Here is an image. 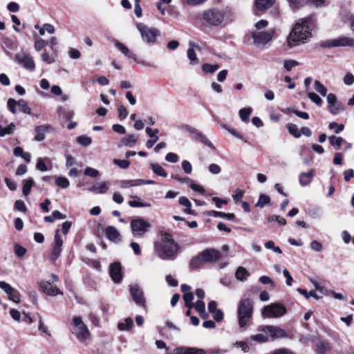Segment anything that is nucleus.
<instances>
[{
	"label": "nucleus",
	"instance_id": "nucleus-1",
	"mask_svg": "<svg viewBox=\"0 0 354 354\" xmlns=\"http://www.w3.org/2000/svg\"><path fill=\"white\" fill-rule=\"evenodd\" d=\"M315 26L312 17L300 19L293 26L287 37V45L290 48L305 43L311 37V30Z\"/></svg>",
	"mask_w": 354,
	"mask_h": 354
},
{
	"label": "nucleus",
	"instance_id": "nucleus-2",
	"mask_svg": "<svg viewBox=\"0 0 354 354\" xmlns=\"http://www.w3.org/2000/svg\"><path fill=\"white\" fill-rule=\"evenodd\" d=\"M203 19L210 26H225L234 20V15L228 7L223 9L213 8L203 11Z\"/></svg>",
	"mask_w": 354,
	"mask_h": 354
},
{
	"label": "nucleus",
	"instance_id": "nucleus-3",
	"mask_svg": "<svg viewBox=\"0 0 354 354\" xmlns=\"http://www.w3.org/2000/svg\"><path fill=\"white\" fill-rule=\"evenodd\" d=\"M254 302L250 298L241 299L237 306V319L240 328H246L252 323Z\"/></svg>",
	"mask_w": 354,
	"mask_h": 354
},
{
	"label": "nucleus",
	"instance_id": "nucleus-4",
	"mask_svg": "<svg viewBox=\"0 0 354 354\" xmlns=\"http://www.w3.org/2000/svg\"><path fill=\"white\" fill-rule=\"evenodd\" d=\"M178 243L155 244L154 252L156 255L164 261H174L180 250Z\"/></svg>",
	"mask_w": 354,
	"mask_h": 354
},
{
	"label": "nucleus",
	"instance_id": "nucleus-5",
	"mask_svg": "<svg viewBox=\"0 0 354 354\" xmlns=\"http://www.w3.org/2000/svg\"><path fill=\"white\" fill-rule=\"evenodd\" d=\"M74 327L72 330L73 334L80 342H84L88 339L91 335L87 326L83 322L80 316H75L73 319Z\"/></svg>",
	"mask_w": 354,
	"mask_h": 354
},
{
	"label": "nucleus",
	"instance_id": "nucleus-6",
	"mask_svg": "<svg viewBox=\"0 0 354 354\" xmlns=\"http://www.w3.org/2000/svg\"><path fill=\"white\" fill-rule=\"evenodd\" d=\"M132 234L136 237H141L146 234L151 227V223L141 217H136L131 221Z\"/></svg>",
	"mask_w": 354,
	"mask_h": 354
},
{
	"label": "nucleus",
	"instance_id": "nucleus-7",
	"mask_svg": "<svg viewBox=\"0 0 354 354\" xmlns=\"http://www.w3.org/2000/svg\"><path fill=\"white\" fill-rule=\"evenodd\" d=\"M142 40L147 44H151L156 42V38L160 35V31L155 28H149L142 23L137 24Z\"/></svg>",
	"mask_w": 354,
	"mask_h": 354
},
{
	"label": "nucleus",
	"instance_id": "nucleus-8",
	"mask_svg": "<svg viewBox=\"0 0 354 354\" xmlns=\"http://www.w3.org/2000/svg\"><path fill=\"white\" fill-rule=\"evenodd\" d=\"M286 313V307L280 303H273L265 306L261 312L265 318H277L283 316Z\"/></svg>",
	"mask_w": 354,
	"mask_h": 354
},
{
	"label": "nucleus",
	"instance_id": "nucleus-9",
	"mask_svg": "<svg viewBox=\"0 0 354 354\" xmlns=\"http://www.w3.org/2000/svg\"><path fill=\"white\" fill-rule=\"evenodd\" d=\"M322 48H332L338 46L354 47V39L347 37H339L334 39H329L321 44Z\"/></svg>",
	"mask_w": 354,
	"mask_h": 354
},
{
	"label": "nucleus",
	"instance_id": "nucleus-10",
	"mask_svg": "<svg viewBox=\"0 0 354 354\" xmlns=\"http://www.w3.org/2000/svg\"><path fill=\"white\" fill-rule=\"evenodd\" d=\"M129 289L130 295L136 305L146 308V300L142 288L138 285L135 284L129 285Z\"/></svg>",
	"mask_w": 354,
	"mask_h": 354
},
{
	"label": "nucleus",
	"instance_id": "nucleus-11",
	"mask_svg": "<svg viewBox=\"0 0 354 354\" xmlns=\"http://www.w3.org/2000/svg\"><path fill=\"white\" fill-rule=\"evenodd\" d=\"M15 61L29 71H33L35 65L32 57L26 53H19L15 55Z\"/></svg>",
	"mask_w": 354,
	"mask_h": 354
},
{
	"label": "nucleus",
	"instance_id": "nucleus-12",
	"mask_svg": "<svg viewBox=\"0 0 354 354\" xmlns=\"http://www.w3.org/2000/svg\"><path fill=\"white\" fill-rule=\"evenodd\" d=\"M259 330L269 334L272 339L287 337L286 332L281 327L276 326H261Z\"/></svg>",
	"mask_w": 354,
	"mask_h": 354
},
{
	"label": "nucleus",
	"instance_id": "nucleus-13",
	"mask_svg": "<svg viewBox=\"0 0 354 354\" xmlns=\"http://www.w3.org/2000/svg\"><path fill=\"white\" fill-rule=\"evenodd\" d=\"M252 37L257 45H266L272 39V32L253 30Z\"/></svg>",
	"mask_w": 354,
	"mask_h": 354
},
{
	"label": "nucleus",
	"instance_id": "nucleus-14",
	"mask_svg": "<svg viewBox=\"0 0 354 354\" xmlns=\"http://www.w3.org/2000/svg\"><path fill=\"white\" fill-rule=\"evenodd\" d=\"M214 354V351H206L202 348L195 347L180 346L174 349L167 354Z\"/></svg>",
	"mask_w": 354,
	"mask_h": 354
},
{
	"label": "nucleus",
	"instance_id": "nucleus-15",
	"mask_svg": "<svg viewBox=\"0 0 354 354\" xmlns=\"http://www.w3.org/2000/svg\"><path fill=\"white\" fill-rule=\"evenodd\" d=\"M203 263L215 262L219 259L221 254L218 250L212 248H207L200 253Z\"/></svg>",
	"mask_w": 354,
	"mask_h": 354
},
{
	"label": "nucleus",
	"instance_id": "nucleus-16",
	"mask_svg": "<svg viewBox=\"0 0 354 354\" xmlns=\"http://www.w3.org/2000/svg\"><path fill=\"white\" fill-rule=\"evenodd\" d=\"M63 245V240L59 235V230L57 229L55 232L54 243L51 251V259L56 260L62 252V246Z\"/></svg>",
	"mask_w": 354,
	"mask_h": 354
},
{
	"label": "nucleus",
	"instance_id": "nucleus-17",
	"mask_svg": "<svg viewBox=\"0 0 354 354\" xmlns=\"http://www.w3.org/2000/svg\"><path fill=\"white\" fill-rule=\"evenodd\" d=\"M109 274L115 283H120L122 279V267L120 262H115L109 266Z\"/></svg>",
	"mask_w": 354,
	"mask_h": 354
},
{
	"label": "nucleus",
	"instance_id": "nucleus-18",
	"mask_svg": "<svg viewBox=\"0 0 354 354\" xmlns=\"http://www.w3.org/2000/svg\"><path fill=\"white\" fill-rule=\"evenodd\" d=\"M39 288L46 295L49 296H55L62 294L59 288L48 281H41L39 283Z\"/></svg>",
	"mask_w": 354,
	"mask_h": 354
},
{
	"label": "nucleus",
	"instance_id": "nucleus-19",
	"mask_svg": "<svg viewBox=\"0 0 354 354\" xmlns=\"http://www.w3.org/2000/svg\"><path fill=\"white\" fill-rule=\"evenodd\" d=\"M187 131L189 133L194 135V138L196 141L201 142L212 149L214 148V145L208 140V138L202 132L198 131L196 129L190 127L188 128Z\"/></svg>",
	"mask_w": 354,
	"mask_h": 354
},
{
	"label": "nucleus",
	"instance_id": "nucleus-20",
	"mask_svg": "<svg viewBox=\"0 0 354 354\" xmlns=\"http://www.w3.org/2000/svg\"><path fill=\"white\" fill-rule=\"evenodd\" d=\"M109 185L110 184L109 182L104 181L93 185L90 188H88V191L93 194H105L109 190Z\"/></svg>",
	"mask_w": 354,
	"mask_h": 354
},
{
	"label": "nucleus",
	"instance_id": "nucleus-21",
	"mask_svg": "<svg viewBox=\"0 0 354 354\" xmlns=\"http://www.w3.org/2000/svg\"><path fill=\"white\" fill-rule=\"evenodd\" d=\"M145 131L147 135L151 138V139L146 142V147L150 149L159 139V137L156 135L159 132V130L158 129H152L151 127H147Z\"/></svg>",
	"mask_w": 354,
	"mask_h": 354
},
{
	"label": "nucleus",
	"instance_id": "nucleus-22",
	"mask_svg": "<svg viewBox=\"0 0 354 354\" xmlns=\"http://www.w3.org/2000/svg\"><path fill=\"white\" fill-rule=\"evenodd\" d=\"M106 236L111 241L118 242L120 241V234L118 230L113 226H108L105 230Z\"/></svg>",
	"mask_w": 354,
	"mask_h": 354
},
{
	"label": "nucleus",
	"instance_id": "nucleus-23",
	"mask_svg": "<svg viewBox=\"0 0 354 354\" xmlns=\"http://www.w3.org/2000/svg\"><path fill=\"white\" fill-rule=\"evenodd\" d=\"M115 48L120 50L123 55H124L127 58L132 59L134 61H136V55L133 53H131L127 46H126L122 43L115 41Z\"/></svg>",
	"mask_w": 354,
	"mask_h": 354
},
{
	"label": "nucleus",
	"instance_id": "nucleus-24",
	"mask_svg": "<svg viewBox=\"0 0 354 354\" xmlns=\"http://www.w3.org/2000/svg\"><path fill=\"white\" fill-rule=\"evenodd\" d=\"M314 175H315L314 169H311L308 172H303V173L300 174L299 178V184L303 187L309 185L310 183V182L312 181Z\"/></svg>",
	"mask_w": 354,
	"mask_h": 354
},
{
	"label": "nucleus",
	"instance_id": "nucleus-25",
	"mask_svg": "<svg viewBox=\"0 0 354 354\" xmlns=\"http://www.w3.org/2000/svg\"><path fill=\"white\" fill-rule=\"evenodd\" d=\"M138 136L133 134H129L121 140L122 145L127 147H132L136 143Z\"/></svg>",
	"mask_w": 354,
	"mask_h": 354
},
{
	"label": "nucleus",
	"instance_id": "nucleus-26",
	"mask_svg": "<svg viewBox=\"0 0 354 354\" xmlns=\"http://www.w3.org/2000/svg\"><path fill=\"white\" fill-rule=\"evenodd\" d=\"M49 128V126L47 125H41L38 126L35 129V131L37 132V135L35 138V139L37 141H42L45 138V132L48 131V129Z\"/></svg>",
	"mask_w": 354,
	"mask_h": 354
},
{
	"label": "nucleus",
	"instance_id": "nucleus-27",
	"mask_svg": "<svg viewBox=\"0 0 354 354\" xmlns=\"http://www.w3.org/2000/svg\"><path fill=\"white\" fill-rule=\"evenodd\" d=\"M209 215L214 217H221L223 218H225L229 221H233L235 218V216L232 213H225L222 212H216V211H211L209 212Z\"/></svg>",
	"mask_w": 354,
	"mask_h": 354
},
{
	"label": "nucleus",
	"instance_id": "nucleus-28",
	"mask_svg": "<svg viewBox=\"0 0 354 354\" xmlns=\"http://www.w3.org/2000/svg\"><path fill=\"white\" fill-rule=\"evenodd\" d=\"M150 167L152 169L153 172L154 174H156V175L161 176V177H164V178L167 176V174L166 171L159 164L151 163Z\"/></svg>",
	"mask_w": 354,
	"mask_h": 354
},
{
	"label": "nucleus",
	"instance_id": "nucleus-29",
	"mask_svg": "<svg viewBox=\"0 0 354 354\" xmlns=\"http://www.w3.org/2000/svg\"><path fill=\"white\" fill-rule=\"evenodd\" d=\"M274 0H256V6L261 10H265L272 7Z\"/></svg>",
	"mask_w": 354,
	"mask_h": 354
},
{
	"label": "nucleus",
	"instance_id": "nucleus-30",
	"mask_svg": "<svg viewBox=\"0 0 354 354\" xmlns=\"http://www.w3.org/2000/svg\"><path fill=\"white\" fill-rule=\"evenodd\" d=\"M142 181L139 178L133 180H124L120 182V185L121 188L125 189L131 187L140 186V183Z\"/></svg>",
	"mask_w": 354,
	"mask_h": 354
},
{
	"label": "nucleus",
	"instance_id": "nucleus-31",
	"mask_svg": "<svg viewBox=\"0 0 354 354\" xmlns=\"http://www.w3.org/2000/svg\"><path fill=\"white\" fill-rule=\"evenodd\" d=\"M328 140L330 145L335 147L337 150L340 149V147L342 143H346L342 137H336L335 136H330Z\"/></svg>",
	"mask_w": 354,
	"mask_h": 354
},
{
	"label": "nucleus",
	"instance_id": "nucleus-32",
	"mask_svg": "<svg viewBox=\"0 0 354 354\" xmlns=\"http://www.w3.org/2000/svg\"><path fill=\"white\" fill-rule=\"evenodd\" d=\"M33 183H34V180L32 178H29V179L23 180L22 192H23V194L25 196H27L28 195L30 194V193L31 192L32 187L33 185Z\"/></svg>",
	"mask_w": 354,
	"mask_h": 354
},
{
	"label": "nucleus",
	"instance_id": "nucleus-33",
	"mask_svg": "<svg viewBox=\"0 0 354 354\" xmlns=\"http://www.w3.org/2000/svg\"><path fill=\"white\" fill-rule=\"evenodd\" d=\"M15 129V124L12 122L9 125H8L6 127H3L0 124V137H4L7 135L12 134Z\"/></svg>",
	"mask_w": 354,
	"mask_h": 354
},
{
	"label": "nucleus",
	"instance_id": "nucleus-34",
	"mask_svg": "<svg viewBox=\"0 0 354 354\" xmlns=\"http://www.w3.org/2000/svg\"><path fill=\"white\" fill-rule=\"evenodd\" d=\"M203 263L201 259V257L200 254H198L196 257H193L189 262V268L191 270H195L198 268Z\"/></svg>",
	"mask_w": 354,
	"mask_h": 354
},
{
	"label": "nucleus",
	"instance_id": "nucleus-35",
	"mask_svg": "<svg viewBox=\"0 0 354 354\" xmlns=\"http://www.w3.org/2000/svg\"><path fill=\"white\" fill-rule=\"evenodd\" d=\"M236 278L240 281L245 280L249 276V272L243 267H239L235 273Z\"/></svg>",
	"mask_w": 354,
	"mask_h": 354
},
{
	"label": "nucleus",
	"instance_id": "nucleus-36",
	"mask_svg": "<svg viewBox=\"0 0 354 354\" xmlns=\"http://www.w3.org/2000/svg\"><path fill=\"white\" fill-rule=\"evenodd\" d=\"M189 46L192 48H189L187 50V57L189 58V59L190 60L192 64H196V63H198V59H197L196 55L195 53V51L193 48V47L195 46V44L192 42H190Z\"/></svg>",
	"mask_w": 354,
	"mask_h": 354
},
{
	"label": "nucleus",
	"instance_id": "nucleus-37",
	"mask_svg": "<svg viewBox=\"0 0 354 354\" xmlns=\"http://www.w3.org/2000/svg\"><path fill=\"white\" fill-rule=\"evenodd\" d=\"M194 308L201 315V317L206 318V315H205V305L203 301H196L194 304Z\"/></svg>",
	"mask_w": 354,
	"mask_h": 354
},
{
	"label": "nucleus",
	"instance_id": "nucleus-38",
	"mask_svg": "<svg viewBox=\"0 0 354 354\" xmlns=\"http://www.w3.org/2000/svg\"><path fill=\"white\" fill-rule=\"evenodd\" d=\"M133 320L128 317L124 319V322L119 323L118 327L121 330H129L133 326Z\"/></svg>",
	"mask_w": 354,
	"mask_h": 354
},
{
	"label": "nucleus",
	"instance_id": "nucleus-39",
	"mask_svg": "<svg viewBox=\"0 0 354 354\" xmlns=\"http://www.w3.org/2000/svg\"><path fill=\"white\" fill-rule=\"evenodd\" d=\"M252 111V108H243L239 110V116L243 122H248Z\"/></svg>",
	"mask_w": 354,
	"mask_h": 354
},
{
	"label": "nucleus",
	"instance_id": "nucleus-40",
	"mask_svg": "<svg viewBox=\"0 0 354 354\" xmlns=\"http://www.w3.org/2000/svg\"><path fill=\"white\" fill-rule=\"evenodd\" d=\"M328 109L330 112L333 115H337L340 111H342L344 110V106L340 102H337L334 105L328 106Z\"/></svg>",
	"mask_w": 354,
	"mask_h": 354
},
{
	"label": "nucleus",
	"instance_id": "nucleus-41",
	"mask_svg": "<svg viewBox=\"0 0 354 354\" xmlns=\"http://www.w3.org/2000/svg\"><path fill=\"white\" fill-rule=\"evenodd\" d=\"M270 198L268 195L261 194L259 197V200L257 203L256 204L257 207H263L266 205L270 204Z\"/></svg>",
	"mask_w": 354,
	"mask_h": 354
},
{
	"label": "nucleus",
	"instance_id": "nucleus-42",
	"mask_svg": "<svg viewBox=\"0 0 354 354\" xmlns=\"http://www.w3.org/2000/svg\"><path fill=\"white\" fill-rule=\"evenodd\" d=\"M316 346L319 354H326V352L330 349V345L326 342H318Z\"/></svg>",
	"mask_w": 354,
	"mask_h": 354
},
{
	"label": "nucleus",
	"instance_id": "nucleus-43",
	"mask_svg": "<svg viewBox=\"0 0 354 354\" xmlns=\"http://www.w3.org/2000/svg\"><path fill=\"white\" fill-rule=\"evenodd\" d=\"M17 106L20 111L26 114L31 113V109L28 106L27 102L24 100L17 102Z\"/></svg>",
	"mask_w": 354,
	"mask_h": 354
},
{
	"label": "nucleus",
	"instance_id": "nucleus-44",
	"mask_svg": "<svg viewBox=\"0 0 354 354\" xmlns=\"http://www.w3.org/2000/svg\"><path fill=\"white\" fill-rule=\"evenodd\" d=\"M315 89L322 96H326L327 93L326 88L318 80L314 82Z\"/></svg>",
	"mask_w": 354,
	"mask_h": 354
},
{
	"label": "nucleus",
	"instance_id": "nucleus-45",
	"mask_svg": "<svg viewBox=\"0 0 354 354\" xmlns=\"http://www.w3.org/2000/svg\"><path fill=\"white\" fill-rule=\"evenodd\" d=\"M288 132L295 138H299L301 136L300 130L297 128L296 124H288L287 125Z\"/></svg>",
	"mask_w": 354,
	"mask_h": 354
},
{
	"label": "nucleus",
	"instance_id": "nucleus-46",
	"mask_svg": "<svg viewBox=\"0 0 354 354\" xmlns=\"http://www.w3.org/2000/svg\"><path fill=\"white\" fill-rule=\"evenodd\" d=\"M77 142L78 144L86 147L91 144L92 140L87 136H80L77 138Z\"/></svg>",
	"mask_w": 354,
	"mask_h": 354
},
{
	"label": "nucleus",
	"instance_id": "nucleus-47",
	"mask_svg": "<svg viewBox=\"0 0 354 354\" xmlns=\"http://www.w3.org/2000/svg\"><path fill=\"white\" fill-rule=\"evenodd\" d=\"M219 68V66L218 64H204L203 65V71L206 73H212L217 71Z\"/></svg>",
	"mask_w": 354,
	"mask_h": 354
},
{
	"label": "nucleus",
	"instance_id": "nucleus-48",
	"mask_svg": "<svg viewBox=\"0 0 354 354\" xmlns=\"http://www.w3.org/2000/svg\"><path fill=\"white\" fill-rule=\"evenodd\" d=\"M57 186L66 189L70 185L69 180L65 177H58L55 181Z\"/></svg>",
	"mask_w": 354,
	"mask_h": 354
},
{
	"label": "nucleus",
	"instance_id": "nucleus-49",
	"mask_svg": "<svg viewBox=\"0 0 354 354\" xmlns=\"http://www.w3.org/2000/svg\"><path fill=\"white\" fill-rule=\"evenodd\" d=\"M194 299V295L192 292H189L183 295V300L185 303L186 307L192 308L194 304L192 303Z\"/></svg>",
	"mask_w": 354,
	"mask_h": 354
},
{
	"label": "nucleus",
	"instance_id": "nucleus-50",
	"mask_svg": "<svg viewBox=\"0 0 354 354\" xmlns=\"http://www.w3.org/2000/svg\"><path fill=\"white\" fill-rule=\"evenodd\" d=\"M308 97L312 102H313L317 105H319V106L322 105V100L317 93H313V92H308Z\"/></svg>",
	"mask_w": 354,
	"mask_h": 354
},
{
	"label": "nucleus",
	"instance_id": "nucleus-51",
	"mask_svg": "<svg viewBox=\"0 0 354 354\" xmlns=\"http://www.w3.org/2000/svg\"><path fill=\"white\" fill-rule=\"evenodd\" d=\"M166 243H177L173 239L171 235L168 233H165L162 236L161 241L160 243H156V244H166Z\"/></svg>",
	"mask_w": 354,
	"mask_h": 354
},
{
	"label": "nucleus",
	"instance_id": "nucleus-52",
	"mask_svg": "<svg viewBox=\"0 0 354 354\" xmlns=\"http://www.w3.org/2000/svg\"><path fill=\"white\" fill-rule=\"evenodd\" d=\"M328 128L330 130L334 129L335 133L338 134L344 129V126L342 124H338L337 123L333 122L328 124Z\"/></svg>",
	"mask_w": 354,
	"mask_h": 354
},
{
	"label": "nucleus",
	"instance_id": "nucleus-53",
	"mask_svg": "<svg viewBox=\"0 0 354 354\" xmlns=\"http://www.w3.org/2000/svg\"><path fill=\"white\" fill-rule=\"evenodd\" d=\"M84 174L90 177L95 178L99 176L100 172L96 169L88 167L84 169Z\"/></svg>",
	"mask_w": 354,
	"mask_h": 354
},
{
	"label": "nucleus",
	"instance_id": "nucleus-54",
	"mask_svg": "<svg viewBox=\"0 0 354 354\" xmlns=\"http://www.w3.org/2000/svg\"><path fill=\"white\" fill-rule=\"evenodd\" d=\"M0 288L7 294L11 295L14 292V288L5 281H0Z\"/></svg>",
	"mask_w": 354,
	"mask_h": 354
},
{
	"label": "nucleus",
	"instance_id": "nucleus-55",
	"mask_svg": "<svg viewBox=\"0 0 354 354\" xmlns=\"http://www.w3.org/2000/svg\"><path fill=\"white\" fill-rule=\"evenodd\" d=\"M299 65V62L295 60H285L283 63V66L286 71H290L292 68L296 66Z\"/></svg>",
	"mask_w": 354,
	"mask_h": 354
},
{
	"label": "nucleus",
	"instance_id": "nucleus-56",
	"mask_svg": "<svg viewBox=\"0 0 354 354\" xmlns=\"http://www.w3.org/2000/svg\"><path fill=\"white\" fill-rule=\"evenodd\" d=\"M47 44H48V41H46L44 39H38V40L35 41L34 47H35V49L37 51H40L46 46H47Z\"/></svg>",
	"mask_w": 354,
	"mask_h": 354
},
{
	"label": "nucleus",
	"instance_id": "nucleus-57",
	"mask_svg": "<svg viewBox=\"0 0 354 354\" xmlns=\"http://www.w3.org/2000/svg\"><path fill=\"white\" fill-rule=\"evenodd\" d=\"M250 339L253 341H255V342H257L259 343L266 342L268 341V338L263 334H256V335H252L250 337Z\"/></svg>",
	"mask_w": 354,
	"mask_h": 354
},
{
	"label": "nucleus",
	"instance_id": "nucleus-58",
	"mask_svg": "<svg viewBox=\"0 0 354 354\" xmlns=\"http://www.w3.org/2000/svg\"><path fill=\"white\" fill-rule=\"evenodd\" d=\"M129 205L132 207H148L151 206L149 203H142L138 201H130Z\"/></svg>",
	"mask_w": 354,
	"mask_h": 354
},
{
	"label": "nucleus",
	"instance_id": "nucleus-59",
	"mask_svg": "<svg viewBox=\"0 0 354 354\" xmlns=\"http://www.w3.org/2000/svg\"><path fill=\"white\" fill-rule=\"evenodd\" d=\"M113 163L122 169H127L130 165V162L129 160L119 159H114Z\"/></svg>",
	"mask_w": 354,
	"mask_h": 354
},
{
	"label": "nucleus",
	"instance_id": "nucleus-60",
	"mask_svg": "<svg viewBox=\"0 0 354 354\" xmlns=\"http://www.w3.org/2000/svg\"><path fill=\"white\" fill-rule=\"evenodd\" d=\"M15 208L19 211L26 212L27 208L24 201L21 200H17L15 203Z\"/></svg>",
	"mask_w": 354,
	"mask_h": 354
},
{
	"label": "nucleus",
	"instance_id": "nucleus-61",
	"mask_svg": "<svg viewBox=\"0 0 354 354\" xmlns=\"http://www.w3.org/2000/svg\"><path fill=\"white\" fill-rule=\"evenodd\" d=\"M7 105H8L9 110L13 114H15L16 113V106L17 105V102H16V100L12 98H10L8 100Z\"/></svg>",
	"mask_w": 354,
	"mask_h": 354
},
{
	"label": "nucleus",
	"instance_id": "nucleus-62",
	"mask_svg": "<svg viewBox=\"0 0 354 354\" xmlns=\"http://www.w3.org/2000/svg\"><path fill=\"white\" fill-rule=\"evenodd\" d=\"M268 25V21L265 19H261L256 23L254 30L263 31V29L265 28Z\"/></svg>",
	"mask_w": 354,
	"mask_h": 354
},
{
	"label": "nucleus",
	"instance_id": "nucleus-63",
	"mask_svg": "<svg viewBox=\"0 0 354 354\" xmlns=\"http://www.w3.org/2000/svg\"><path fill=\"white\" fill-rule=\"evenodd\" d=\"M165 160L167 162L176 163L178 161V156L177 154L170 152L166 155Z\"/></svg>",
	"mask_w": 354,
	"mask_h": 354
},
{
	"label": "nucleus",
	"instance_id": "nucleus-64",
	"mask_svg": "<svg viewBox=\"0 0 354 354\" xmlns=\"http://www.w3.org/2000/svg\"><path fill=\"white\" fill-rule=\"evenodd\" d=\"M118 111L119 118L121 120H124L127 118V116L128 115V111L124 106H123V105L119 106Z\"/></svg>",
	"mask_w": 354,
	"mask_h": 354
}]
</instances>
